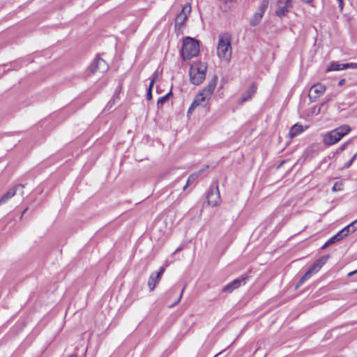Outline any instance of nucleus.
Returning a JSON list of instances; mask_svg holds the SVG:
<instances>
[{
	"instance_id": "44",
	"label": "nucleus",
	"mask_w": 357,
	"mask_h": 357,
	"mask_svg": "<svg viewBox=\"0 0 357 357\" xmlns=\"http://www.w3.org/2000/svg\"><path fill=\"white\" fill-rule=\"evenodd\" d=\"M351 226H354V229L357 230V219L351 222Z\"/></svg>"
},
{
	"instance_id": "31",
	"label": "nucleus",
	"mask_w": 357,
	"mask_h": 357,
	"mask_svg": "<svg viewBox=\"0 0 357 357\" xmlns=\"http://www.w3.org/2000/svg\"><path fill=\"white\" fill-rule=\"evenodd\" d=\"M356 157H357V152L351 157V158L347 162H346L344 165L343 169L349 168L352 165L354 160L356 159Z\"/></svg>"
},
{
	"instance_id": "8",
	"label": "nucleus",
	"mask_w": 357,
	"mask_h": 357,
	"mask_svg": "<svg viewBox=\"0 0 357 357\" xmlns=\"http://www.w3.org/2000/svg\"><path fill=\"white\" fill-rule=\"evenodd\" d=\"M19 110L20 107L15 102H6L0 107V116L2 119L10 117Z\"/></svg>"
},
{
	"instance_id": "33",
	"label": "nucleus",
	"mask_w": 357,
	"mask_h": 357,
	"mask_svg": "<svg viewBox=\"0 0 357 357\" xmlns=\"http://www.w3.org/2000/svg\"><path fill=\"white\" fill-rule=\"evenodd\" d=\"M332 190L333 192L342 190V183L339 181L335 182L332 188Z\"/></svg>"
},
{
	"instance_id": "11",
	"label": "nucleus",
	"mask_w": 357,
	"mask_h": 357,
	"mask_svg": "<svg viewBox=\"0 0 357 357\" xmlns=\"http://www.w3.org/2000/svg\"><path fill=\"white\" fill-rule=\"evenodd\" d=\"M257 86L256 83L253 82L250 84L249 88L241 95L240 100H238L239 104H243L252 98L255 94L257 93Z\"/></svg>"
},
{
	"instance_id": "6",
	"label": "nucleus",
	"mask_w": 357,
	"mask_h": 357,
	"mask_svg": "<svg viewBox=\"0 0 357 357\" xmlns=\"http://www.w3.org/2000/svg\"><path fill=\"white\" fill-rule=\"evenodd\" d=\"M208 204L216 206L220 200L218 181H215L208 188L206 195Z\"/></svg>"
},
{
	"instance_id": "45",
	"label": "nucleus",
	"mask_w": 357,
	"mask_h": 357,
	"mask_svg": "<svg viewBox=\"0 0 357 357\" xmlns=\"http://www.w3.org/2000/svg\"><path fill=\"white\" fill-rule=\"evenodd\" d=\"M357 273V270H355L354 271H351L347 274L348 276H351Z\"/></svg>"
},
{
	"instance_id": "10",
	"label": "nucleus",
	"mask_w": 357,
	"mask_h": 357,
	"mask_svg": "<svg viewBox=\"0 0 357 357\" xmlns=\"http://www.w3.org/2000/svg\"><path fill=\"white\" fill-rule=\"evenodd\" d=\"M326 91V86L321 83L312 85L310 89L308 97L310 102H315Z\"/></svg>"
},
{
	"instance_id": "47",
	"label": "nucleus",
	"mask_w": 357,
	"mask_h": 357,
	"mask_svg": "<svg viewBox=\"0 0 357 357\" xmlns=\"http://www.w3.org/2000/svg\"><path fill=\"white\" fill-rule=\"evenodd\" d=\"M27 210H28V208H24V209L23 210V211H22V213H21L20 218V219H22V217H23L24 214L26 213V211Z\"/></svg>"
},
{
	"instance_id": "7",
	"label": "nucleus",
	"mask_w": 357,
	"mask_h": 357,
	"mask_svg": "<svg viewBox=\"0 0 357 357\" xmlns=\"http://www.w3.org/2000/svg\"><path fill=\"white\" fill-rule=\"evenodd\" d=\"M248 279L249 277L248 275H242L240 277L236 278L235 280H232L231 282L225 285L222 289V292L226 294H231L235 289L239 288L241 285L245 284Z\"/></svg>"
},
{
	"instance_id": "38",
	"label": "nucleus",
	"mask_w": 357,
	"mask_h": 357,
	"mask_svg": "<svg viewBox=\"0 0 357 357\" xmlns=\"http://www.w3.org/2000/svg\"><path fill=\"white\" fill-rule=\"evenodd\" d=\"M338 2V6L340 8V11L342 10L344 8V1L343 0H337Z\"/></svg>"
},
{
	"instance_id": "18",
	"label": "nucleus",
	"mask_w": 357,
	"mask_h": 357,
	"mask_svg": "<svg viewBox=\"0 0 357 357\" xmlns=\"http://www.w3.org/2000/svg\"><path fill=\"white\" fill-rule=\"evenodd\" d=\"M342 240V238H341V235L340 234H336L335 235H333L331 238H330L320 248V250H324L326 249L327 247H328L329 245L335 243H337V242H339L340 241Z\"/></svg>"
},
{
	"instance_id": "34",
	"label": "nucleus",
	"mask_w": 357,
	"mask_h": 357,
	"mask_svg": "<svg viewBox=\"0 0 357 357\" xmlns=\"http://www.w3.org/2000/svg\"><path fill=\"white\" fill-rule=\"evenodd\" d=\"M342 68H344V70L348 69V68L356 69L357 68V63H344V65L342 66Z\"/></svg>"
},
{
	"instance_id": "29",
	"label": "nucleus",
	"mask_w": 357,
	"mask_h": 357,
	"mask_svg": "<svg viewBox=\"0 0 357 357\" xmlns=\"http://www.w3.org/2000/svg\"><path fill=\"white\" fill-rule=\"evenodd\" d=\"M198 176L199 174H191L188 178L187 183L183 187V189L185 190L187 188V186L190 184V183L195 181L198 178Z\"/></svg>"
},
{
	"instance_id": "27",
	"label": "nucleus",
	"mask_w": 357,
	"mask_h": 357,
	"mask_svg": "<svg viewBox=\"0 0 357 357\" xmlns=\"http://www.w3.org/2000/svg\"><path fill=\"white\" fill-rule=\"evenodd\" d=\"M191 13V6L190 3H185L178 14H182L183 16L188 15Z\"/></svg>"
},
{
	"instance_id": "48",
	"label": "nucleus",
	"mask_w": 357,
	"mask_h": 357,
	"mask_svg": "<svg viewBox=\"0 0 357 357\" xmlns=\"http://www.w3.org/2000/svg\"><path fill=\"white\" fill-rule=\"evenodd\" d=\"M182 249H183V248H182V247H181V246H180V247H178V248H177L176 249V250L174 251V253L178 252H179V251L182 250Z\"/></svg>"
},
{
	"instance_id": "37",
	"label": "nucleus",
	"mask_w": 357,
	"mask_h": 357,
	"mask_svg": "<svg viewBox=\"0 0 357 357\" xmlns=\"http://www.w3.org/2000/svg\"><path fill=\"white\" fill-rule=\"evenodd\" d=\"M146 98L148 100L152 99V91L151 89H146Z\"/></svg>"
},
{
	"instance_id": "12",
	"label": "nucleus",
	"mask_w": 357,
	"mask_h": 357,
	"mask_svg": "<svg viewBox=\"0 0 357 357\" xmlns=\"http://www.w3.org/2000/svg\"><path fill=\"white\" fill-rule=\"evenodd\" d=\"M19 188L22 189L24 188V185L19 184V185L9 189L6 193H4L2 195V197L0 198V205L1 204L5 203L7 200H8L11 197H13L15 195L16 191H17V188Z\"/></svg>"
},
{
	"instance_id": "32",
	"label": "nucleus",
	"mask_w": 357,
	"mask_h": 357,
	"mask_svg": "<svg viewBox=\"0 0 357 357\" xmlns=\"http://www.w3.org/2000/svg\"><path fill=\"white\" fill-rule=\"evenodd\" d=\"M166 266H167V265L162 266L160 267L158 271L156 273H155L156 279H161V277L165 271Z\"/></svg>"
},
{
	"instance_id": "20",
	"label": "nucleus",
	"mask_w": 357,
	"mask_h": 357,
	"mask_svg": "<svg viewBox=\"0 0 357 357\" xmlns=\"http://www.w3.org/2000/svg\"><path fill=\"white\" fill-rule=\"evenodd\" d=\"M356 229H354V226H351V223L344 227L342 229L339 231L337 234H340L342 239L348 236L349 233H354Z\"/></svg>"
},
{
	"instance_id": "22",
	"label": "nucleus",
	"mask_w": 357,
	"mask_h": 357,
	"mask_svg": "<svg viewBox=\"0 0 357 357\" xmlns=\"http://www.w3.org/2000/svg\"><path fill=\"white\" fill-rule=\"evenodd\" d=\"M263 15L261 13L258 12L255 13L250 21V24L252 26H255L259 24Z\"/></svg>"
},
{
	"instance_id": "25",
	"label": "nucleus",
	"mask_w": 357,
	"mask_h": 357,
	"mask_svg": "<svg viewBox=\"0 0 357 357\" xmlns=\"http://www.w3.org/2000/svg\"><path fill=\"white\" fill-rule=\"evenodd\" d=\"M269 0H262L258 9V13H261L264 16L265 11L268 6Z\"/></svg>"
},
{
	"instance_id": "30",
	"label": "nucleus",
	"mask_w": 357,
	"mask_h": 357,
	"mask_svg": "<svg viewBox=\"0 0 357 357\" xmlns=\"http://www.w3.org/2000/svg\"><path fill=\"white\" fill-rule=\"evenodd\" d=\"M321 268L316 264V262H314L310 268L307 269L308 271L312 275L313 273H317Z\"/></svg>"
},
{
	"instance_id": "23",
	"label": "nucleus",
	"mask_w": 357,
	"mask_h": 357,
	"mask_svg": "<svg viewBox=\"0 0 357 357\" xmlns=\"http://www.w3.org/2000/svg\"><path fill=\"white\" fill-rule=\"evenodd\" d=\"M312 276V274L310 271H307L300 278L298 282L295 285V289H298L304 282L310 279Z\"/></svg>"
},
{
	"instance_id": "2",
	"label": "nucleus",
	"mask_w": 357,
	"mask_h": 357,
	"mask_svg": "<svg viewBox=\"0 0 357 357\" xmlns=\"http://www.w3.org/2000/svg\"><path fill=\"white\" fill-rule=\"evenodd\" d=\"M207 68L205 62L197 61L192 63L189 70L190 83L196 86L201 84L206 78Z\"/></svg>"
},
{
	"instance_id": "16",
	"label": "nucleus",
	"mask_w": 357,
	"mask_h": 357,
	"mask_svg": "<svg viewBox=\"0 0 357 357\" xmlns=\"http://www.w3.org/2000/svg\"><path fill=\"white\" fill-rule=\"evenodd\" d=\"M304 131L303 126L298 123L292 126L289 130V135L291 138L296 137Z\"/></svg>"
},
{
	"instance_id": "17",
	"label": "nucleus",
	"mask_w": 357,
	"mask_h": 357,
	"mask_svg": "<svg viewBox=\"0 0 357 357\" xmlns=\"http://www.w3.org/2000/svg\"><path fill=\"white\" fill-rule=\"evenodd\" d=\"M172 89H173V85L171 86V88H170V90L169 91L165 96L159 98L158 99V101H157V108L158 109H160L162 108V105H164V103L171 97L173 96V93H172Z\"/></svg>"
},
{
	"instance_id": "4",
	"label": "nucleus",
	"mask_w": 357,
	"mask_h": 357,
	"mask_svg": "<svg viewBox=\"0 0 357 357\" xmlns=\"http://www.w3.org/2000/svg\"><path fill=\"white\" fill-rule=\"evenodd\" d=\"M230 36L220 35L217 46V54L219 58L229 61L231 57L232 47Z\"/></svg>"
},
{
	"instance_id": "43",
	"label": "nucleus",
	"mask_w": 357,
	"mask_h": 357,
	"mask_svg": "<svg viewBox=\"0 0 357 357\" xmlns=\"http://www.w3.org/2000/svg\"><path fill=\"white\" fill-rule=\"evenodd\" d=\"M220 1H222L225 4H227V3H229L234 2L235 0H220Z\"/></svg>"
},
{
	"instance_id": "41",
	"label": "nucleus",
	"mask_w": 357,
	"mask_h": 357,
	"mask_svg": "<svg viewBox=\"0 0 357 357\" xmlns=\"http://www.w3.org/2000/svg\"><path fill=\"white\" fill-rule=\"evenodd\" d=\"M154 83H155V82H153V81L151 79L150 83H149V86H148L147 89H151V91H152L153 87V85H154Z\"/></svg>"
},
{
	"instance_id": "13",
	"label": "nucleus",
	"mask_w": 357,
	"mask_h": 357,
	"mask_svg": "<svg viewBox=\"0 0 357 357\" xmlns=\"http://www.w3.org/2000/svg\"><path fill=\"white\" fill-rule=\"evenodd\" d=\"M187 16H183L182 14H177L175 18L174 31L177 34H179L183 26L187 20Z\"/></svg>"
},
{
	"instance_id": "54",
	"label": "nucleus",
	"mask_w": 357,
	"mask_h": 357,
	"mask_svg": "<svg viewBox=\"0 0 357 357\" xmlns=\"http://www.w3.org/2000/svg\"><path fill=\"white\" fill-rule=\"evenodd\" d=\"M10 68H8L7 70H4V71H3V73H7V72H8V71H10Z\"/></svg>"
},
{
	"instance_id": "19",
	"label": "nucleus",
	"mask_w": 357,
	"mask_h": 357,
	"mask_svg": "<svg viewBox=\"0 0 357 357\" xmlns=\"http://www.w3.org/2000/svg\"><path fill=\"white\" fill-rule=\"evenodd\" d=\"M343 65L344 63H339L338 62L331 61L330 65L326 69V73L344 70V68H342Z\"/></svg>"
},
{
	"instance_id": "42",
	"label": "nucleus",
	"mask_w": 357,
	"mask_h": 357,
	"mask_svg": "<svg viewBox=\"0 0 357 357\" xmlns=\"http://www.w3.org/2000/svg\"><path fill=\"white\" fill-rule=\"evenodd\" d=\"M345 82H346L345 79H341L339 81V82H338L337 85H338L339 86H342L343 84H344Z\"/></svg>"
},
{
	"instance_id": "39",
	"label": "nucleus",
	"mask_w": 357,
	"mask_h": 357,
	"mask_svg": "<svg viewBox=\"0 0 357 357\" xmlns=\"http://www.w3.org/2000/svg\"><path fill=\"white\" fill-rule=\"evenodd\" d=\"M291 1L292 0H285V5L286 6H287L288 8H292L293 6H292V3H291Z\"/></svg>"
},
{
	"instance_id": "15",
	"label": "nucleus",
	"mask_w": 357,
	"mask_h": 357,
	"mask_svg": "<svg viewBox=\"0 0 357 357\" xmlns=\"http://www.w3.org/2000/svg\"><path fill=\"white\" fill-rule=\"evenodd\" d=\"M202 94H197L192 101V102L191 103L190 106L189 107L188 109V112H187V115L189 116L190 114H192V111L197 107H198L202 102H205L204 101V97H202Z\"/></svg>"
},
{
	"instance_id": "5",
	"label": "nucleus",
	"mask_w": 357,
	"mask_h": 357,
	"mask_svg": "<svg viewBox=\"0 0 357 357\" xmlns=\"http://www.w3.org/2000/svg\"><path fill=\"white\" fill-rule=\"evenodd\" d=\"M109 64L100 57V54H97L90 65L86 68V72L89 73L88 75H93L96 72L100 71L102 73L109 70Z\"/></svg>"
},
{
	"instance_id": "40",
	"label": "nucleus",
	"mask_w": 357,
	"mask_h": 357,
	"mask_svg": "<svg viewBox=\"0 0 357 357\" xmlns=\"http://www.w3.org/2000/svg\"><path fill=\"white\" fill-rule=\"evenodd\" d=\"M301 1L303 2V3H305V4L312 5V3H313L314 0H301Z\"/></svg>"
},
{
	"instance_id": "49",
	"label": "nucleus",
	"mask_w": 357,
	"mask_h": 357,
	"mask_svg": "<svg viewBox=\"0 0 357 357\" xmlns=\"http://www.w3.org/2000/svg\"><path fill=\"white\" fill-rule=\"evenodd\" d=\"M314 147H315V146H312L307 148V151H312L314 150Z\"/></svg>"
},
{
	"instance_id": "28",
	"label": "nucleus",
	"mask_w": 357,
	"mask_h": 357,
	"mask_svg": "<svg viewBox=\"0 0 357 357\" xmlns=\"http://www.w3.org/2000/svg\"><path fill=\"white\" fill-rule=\"evenodd\" d=\"M351 139L345 142L344 143H343L340 146H339L336 151L334 152V155H339L340 153H342L344 150L346 149V148L347 147V146L350 144L351 142Z\"/></svg>"
},
{
	"instance_id": "36",
	"label": "nucleus",
	"mask_w": 357,
	"mask_h": 357,
	"mask_svg": "<svg viewBox=\"0 0 357 357\" xmlns=\"http://www.w3.org/2000/svg\"><path fill=\"white\" fill-rule=\"evenodd\" d=\"M159 76V73L158 72V70H155L151 75V79L153 81V82H155V80L158 79Z\"/></svg>"
},
{
	"instance_id": "50",
	"label": "nucleus",
	"mask_w": 357,
	"mask_h": 357,
	"mask_svg": "<svg viewBox=\"0 0 357 357\" xmlns=\"http://www.w3.org/2000/svg\"><path fill=\"white\" fill-rule=\"evenodd\" d=\"M332 100V98H331V97H329V96H326V102H328V101H330V100Z\"/></svg>"
},
{
	"instance_id": "9",
	"label": "nucleus",
	"mask_w": 357,
	"mask_h": 357,
	"mask_svg": "<svg viewBox=\"0 0 357 357\" xmlns=\"http://www.w3.org/2000/svg\"><path fill=\"white\" fill-rule=\"evenodd\" d=\"M218 80V77L217 75H214L213 77L211 79V80L208 82V84L202 89V91H200L197 94H202V96L200 97L204 98V101L207 100L208 101L213 92L214 90L217 86Z\"/></svg>"
},
{
	"instance_id": "53",
	"label": "nucleus",
	"mask_w": 357,
	"mask_h": 357,
	"mask_svg": "<svg viewBox=\"0 0 357 357\" xmlns=\"http://www.w3.org/2000/svg\"><path fill=\"white\" fill-rule=\"evenodd\" d=\"M156 92H157L158 93H160V90H159V89H158V86H157V88H156Z\"/></svg>"
},
{
	"instance_id": "1",
	"label": "nucleus",
	"mask_w": 357,
	"mask_h": 357,
	"mask_svg": "<svg viewBox=\"0 0 357 357\" xmlns=\"http://www.w3.org/2000/svg\"><path fill=\"white\" fill-rule=\"evenodd\" d=\"M199 42L190 36L183 39V46L180 51L181 56L183 61L190 60L199 53Z\"/></svg>"
},
{
	"instance_id": "24",
	"label": "nucleus",
	"mask_w": 357,
	"mask_h": 357,
	"mask_svg": "<svg viewBox=\"0 0 357 357\" xmlns=\"http://www.w3.org/2000/svg\"><path fill=\"white\" fill-rule=\"evenodd\" d=\"M288 8H289L286 6H282L275 10V15L278 17L282 18L283 17H284L287 15V13H289Z\"/></svg>"
},
{
	"instance_id": "52",
	"label": "nucleus",
	"mask_w": 357,
	"mask_h": 357,
	"mask_svg": "<svg viewBox=\"0 0 357 357\" xmlns=\"http://www.w3.org/2000/svg\"><path fill=\"white\" fill-rule=\"evenodd\" d=\"M332 156H329L330 158H335L337 155H334V152L331 153Z\"/></svg>"
},
{
	"instance_id": "56",
	"label": "nucleus",
	"mask_w": 357,
	"mask_h": 357,
	"mask_svg": "<svg viewBox=\"0 0 357 357\" xmlns=\"http://www.w3.org/2000/svg\"><path fill=\"white\" fill-rule=\"evenodd\" d=\"M320 109H321V107H319V108L318 109V112H317V113H319V112H320Z\"/></svg>"
},
{
	"instance_id": "3",
	"label": "nucleus",
	"mask_w": 357,
	"mask_h": 357,
	"mask_svg": "<svg viewBox=\"0 0 357 357\" xmlns=\"http://www.w3.org/2000/svg\"><path fill=\"white\" fill-rule=\"evenodd\" d=\"M351 128L348 125L340 126L323 135V143L328 146L337 143L341 139L349 134Z\"/></svg>"
},
{
	"instance_id": "26",
	"label": "nucleus",
	"mask_w": 357,
	"mask_h": 357,
	"mask_svg": "<svg viewBox=\"0 0 357 357\" xmlns=\"http://www.w3.org/2000/svg\"><path fill=\"white\" fill-rule=\"evenodd\" d=\"M329 257V255H324L319 257L318 259H317L314 262H316V264L319 265L320 268H321L327 262Z\"/></svg>"
},
{
	"instance_id": "51",
	"label": "nucleus",
	"mask_w": 357,
	"mask_h": 357,
	"mask_svg": "<svg viewBox=\"0 0 357 357\" xmlns=\"http://www.w3.org/2000/svg\"><path fill=\"white\" fill-rule=\"evenodd\" d=\"M284 163V160H282L281 163L277 167V169H279L282 165Z\"/></svg>"
},
{
	"instance_id": "21",
	"label": "nucleus",
	"mask_w": 357,
	"mask_h": 357,
	"mask_svg": "<svg viewBox=\"0 0 357 357\" xmlns=\"http://www.w3.org/2000/svg\"><path fill=\"white\" fill-rule=\"evenodd\" d=\"M160 280V279L155 278V273H153L150 275L148 280V287L150 289V291H153L155 289L156 284L159 283Z\"/></svg>"
},
{
	"instance_id": "46",
	"label": "nucleus",
	"mask_w": 357,
	"mask_h": 357,
	"mask_svg": "<svg viewBox=\"0 0 357 357\" xmlns=\"http://www.w3.org/2000/svg\"><path fill=\"white\" fill-rule=\"evenodd\" d=\"M227 348L220 351V352H218V354H216L213 357H217L219 355H220L221 354H222L223 352H225L226 350H227Z\"/></svg>"
},
{
	"instance_id": "14",
	"label": "nucleus",
	"mask_w": 357,
	"mask_h": 357,
	"mask_svg": "<svg viewBox=\"0 0 357 357\" xmlns=\"http://www.w3.org/2000/svg\"><path fill=\"white\" fill-rule=\"evenodd\" d=\"M121 90H122V84L121 83H119V85L117 86V87L114 90L112 97L108 101V102L106 105V109H111L113 107V105H114L116 100L119 99V95H120Z\"/></svg>"
},
{
	"instance_id": "57",
	"label": "nucleus",
	"mask_w": 357,
	"mask_h": 357,
	"mask_svg": "<svg viewBox=\"0 0 357 357\" xmlns=\"http://www.w3.org/2000/svg\"><path fill=\"white\" fill-rule=\"evenodd\" d=\"M69 357H73V356H69Z\"/></svg>"
},
{
	"instance_id": "55",
	"label": "nucleus",
	"mask_w": 357,
	"mask_h": 357,
	"mask_svg": "<svg viewBox=\"0 0 357 357\" xmlns=\"http://www.w3.org/2000/svg\"><path fill=\"white\" fill-rule=\"evenodd\" d=\"M234 342H231V344L228 346L227 348L230 347L232 344H233Z\"/></svg>"
},
{
	"instance_id": "35",
	"label": "nucleus",
	"mask_w": 357,
	"mask_h": 357,
	"mask_svg": "<svg viewBox=\"0 0 357 357\" xmlns=\"http://www.w3.org/2000/svg\"><path fill=\"white\" fill-rule=\"evenodd\" d=\"M184 289H185V287L182 289L181 292L178 299L174 303H173L172 305H170L169 307H174V306H176V305H178L179 303V302L182 298Z\"/></svg>"
}]
</instances>
